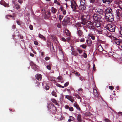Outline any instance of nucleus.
I'll return each mask as SVG.
<instances>
[{"label":"nucleus","instance_id":"nucleus-1","mask_svg":"<svg viewBox=\"0 0 122 122\" xmlns=\"http://www.w3.org/2000/svg\"><path fill=\"white\" fill-rule=\"evenodd\" d=\"M70 2L71 6L72 9L73 11L75 12H78V10H77V9H78V6L76 2L73 0H71Z\"/></svg>","mask_w":122,"mask_h":122},{"label":"nucleus","instance_id":"nucleus-2","mask_svg":"<svg viewBox=\"0 0 122 122\" xmlns=\"http://www.w3.org/2000/svg\"><path fill=\"white\" fill-rule=\"evenodd\" d=\"M86 24L87 27L90 30L94 31L96 29L95 27L94 26L93 23L90 21H87Z\"/></svg>","mask_w":122,"mask_h":122},{"label":"nucleus","instance_id":"nucleus-3","mask_svg":"<svg viewBox=\"0 0 122 122\" xmlns=\"http://www.w3.org/2000/svg\"><path fill=\"white\" fill-rule=\"evenodd\" d=\"M48 109L53 113H56L57 109L54 104L51 103L48 105L47 106Z\"/></svg>","mask_w":122,"mask_h":122},{"label":"nucleus","instance_id":"nucleus-4","mask_svg":"<svg viewBox=\"0 0 122 122\" xmlns=\"http://www.w3.org/2000/svg\"><path fill=\"white\" fill-rule=\"evenodd\" d=\"M116 28V26L112 24L109 25L108 26H107L106 29L110 32H114L115 31Z\"/></svg>","mask_w":122,"mask_h":122},{"label":"nucleus","instance_id":"nucleus-5","mask_svg":"<svg viewBox=\"0 0 122 122\" xmlns=\"http://www.w3.org/2000/svg\"><path fill=\"white\" fill-rule=\"evenodd\" d=\"M113 14L110 15H108L105 16L108 22H111L114 20V16L113 15Z\"/></svg>","mask_w":122,"mask_h":122},{"label":"nucleus","instance_id":"nucleus-6","mask_svg":"<svg viewBox=\"0 0 122 122\" xmlns=\"http://www.w3.org/2000/svg\"><path fill=\"white\" fill-rule=\"evenodd\" d=\"M119 36H117L116 37H114L115 39V42L118 45L120 46L121 48H122V40L118 39Z\"/></svg>","mask_w":122,"mask_h":122},{"label":"nucleus","instance_id":"nucleus-7","mask_svg":"<svg viewBox=\"0 0 122 122\" xmlns=\"http://www.w3.org/2000/svg\"><path fill=\"white\" fill-rule=\"evenodd\" d=\"M70 18L67 17H66L64 18L63 22L62 24L64 26H66L70 21Z\"/></svg>","mask_w":122,"mask_h":122},{"label":"nucleus","instance_id":"nucleus-8","mask_svg":"<svg viewBox=\"0 0 122 122\" xmlns=\"http://www.w3.org/2000/svg\"><path fill=\"white\" fill-rule=\"evenodd\" d=\"M105 16H106L107 15V14L110 15L113 14V12L111 8H108L105 10Z\"/></svg>","mask_w":122,"mask_h":122},{"label":"nucleus","instance_id":"nucleus-9","mask_svg":"<svg viewBox=\"0 0 122 122\" xmlns=\"http://www.w3.org/2000/svg\"><path fill=\"white\" fill-rule=\"evenodd\" d=\"M95 12L97 14L99 15H102L104 14L103 11L101 9L98 8L97 7L95 9Z\"/></svg>","mask_w":122,"mask_h":122},{"label":"nucleus","instance_id":"nucleus-10","mask_svg":"<svg viewBox=\"0 0 122 122\" xmlns=\"http://www.w3.org/2000/svg\"><path fill=\"white\" fill-rule=\"evenodd\" d=\"M81 19L82 20V22H83V24L84 25H85L86 24V16L83 15H81Z\"/></svg>","mask_w":122,"mask_h":122},{"label":"nucleus","instance_id":"nucleus-11","mask_svg":"<svg viewBox=\"0 0 122 122\" xmlns=\"http://www.w3.org/2000/svg\"><path fill=\"white\" fill-rule=\"evenodd\" d=\"M100 16V15H97L96 14H94L93 16V18L95 20V21H101L100 20L102 18H101Z\"/></svg>","mask_w":122,"mask_h":122},{"label":"nucleus","instance_id":"nucleus-12","mask_svg":"<svg viewBox=\"0 0 122 122\" xmlns=\"http://www.w3.org/2000/svg\"><path fill=\"white\" fill-rule=\"evenodd\" d=\"M79 28H77V33L78 34V36L80 37H82L84 35H83V32L82 30L80 29H79Z\"/></svg>","mask_w":122,"mask_h":122},{"label":"nucleus","instance_id":"nucleus-13","mask_svg":"<svg viewBox=\"0 0 122 122\" xmlns=\"http://www.w3.org/2000/svg\"><path fill=\"white\" fill-rule=\"evenodd\" d=\"M100 21H95L93 23L94 26L97 28L100 27L101 25Z\"/></svg>","mask_w":122,"mask_h":122},{"label":"nucleus","instance_id":"nucleus-14","mask_svg":"<svg viewBox=\"0 0 122 122\" xmlns=\"http://www.w3.org/2000/svg\"><path fill=\"white\" fill-rule=\"evenodd\" d=\"M71 49L72 51L71 54L72 55L75 56H77L78 55L77 51L74 50V49L73 48L72 46L71 47Z\"/></svg>","mask_w":122,"mask_h":122},{"label":"nucleus","instance_id":"nucleus-15","mask_svg":"<svg viewBox=\"0 0 122 122\" xmlns=\"http://www.w3.org/2000/svg\"><path fill=\"white\" fill-rule=\"evenodd\" d=\"M0 4L3 5L5 7H8L9 6V4L6 3L3 0H1L0 2Z\"/></svg>","mask_w":122,"mask_h":122},{"label":"nucleus","instance_id":"nucleus-16","mask_svg":"<svg viewBox=\"0 0 122 122\" xmlns=\"http://www.w3.org/2000/svg\"><path fill=\"white\" fill-rule=\"evenodd\" d=\"M86 5H81L80 4V5L79 6V7L78 8L79 9L83 11L85 10L86 9Z\"/></svg>","mask_w":122,"mask_h":122},{"label":"nucleus","instance_id":"nucleus-17","mask_svg":"<svg viewBox=\"0 0 122 122\" xmlns=\"http://www.w3.org/2000/svg\"><path fill=\"white\" fill-rule=\"evenodd\" d=\"M65 107L66 109H69L70 111L72 112L74 110V108L72 107H69L68 105H66L65 106Z\"/></svg>","mask_w":122,"mask_h":122},{"label":"nucleus","instance_id":"nucleus-18","mask_svg":"<svg viewBox=\"0 0 122 122\" xmlns=\"http://www.w3.org/2000/svg\"><path fill=\"white\" fill-rule=\"evenodd\" d=\"M35 77L39 81L41 80L42 78V76L40 74H37L36 75Z\"/></svg>","mask_w":122,"mask_h":122},{"label":"nucleus","instance_id":"nucleus-19","mask_svg":"<svg viewBox=\"0 0 122 122\" xmlns=\"http://www.w3.org/2000/svg\"><path fill=\"white\" fill-rule=\"evenodd\" d=\"M77 122H82L81 116L80 114H78L77 117Z\"/></svg>","mask_w":122,"mask_h":122},{"label":"nucleus","instance_id":"nucleus-20","mask_svg":"<svg viewBox=\"0 0 122 122\" xmlns=\"http://www.w3.org/2000/svg\"><path fill=\"white\" fill-rule=\"evenodd\" d=\"M93 92L94 93V95L95 97H97L99 96V94L97 90L95 89H93Z\"/></svg>","mask_w":122,"mask_h":122},{"label":"nucleus","instance_id":"nucleus-21","mask_svg":"<svg viewBox=\"0 0 122 122\" xmlns=\"http://www.w3.org/2000/svg\"><path fill=\"white\" fill-rule=\"evenodd\" d=\"M82 25L83 24V22L82 21L81 22H78L77 23L76 25V27H81L83 26Z\"/></svg>","mask_w":122,"mask_h":122},{"label":"nucleus","instance_id":"nucleus-22","mask_svg":"<svg viewBox=\"0 0 122 122\" xmlns=\"http://www.w3.org/2000/svg\"><path fill=\"white\" fill-rule=\"evenodd\" d=\"M59 10L62 11L63 14L64 15H65L66 14V10L62 7H60Z\"/></svg>","mask_w":122,"mask_h":122},{"label":"nucleus","instance_id":"nucleus-23","mask_svg":"<svg viewBox=\"0 0 122 122\" xmlns=\"http://www.w3.org/2000/svg\"><path fill=\"white\" fill-rule=\"evenodd\" d=\"M73 106L75 107L77 109L79 110L80 111V110L81 109L79 107V105H78L77 103L76 102L74 104Z\"/></svg>","mask_w":122,"mask_h":122},{"label":"nucleus","instance_id":"nucleus-24","mask_svg":"<svg viewBox=\"0 0 122 122\" xmlns=\"http://www.w3.org/2000/svg\"><path fill=\"white\" fill-rule=\"evenodd\" d=\"M107 29H104L103 31V34L107 36H108L109 35V32L107 30Z\"/></svg>","mask_w":122,"mask_h":122},{"label":"nucleus","instance_id":"nucleus-25","mask_svg":"<svg viewBox=\"0 0 122 122\" xmlns=\"http://www.w3.org/2000/svg\"><path fill=\"white\" fill-rule=\"evenodd\" d=\"M73 97L70 95H65V98L66 99H67L69 100L72 99L73 98Z\"/></svg>","mask_w":122,"mask_h":122},{"label":"nucleus","instance_id":"nucleus-26","mask_svg":"<svg viewBox=\"0 0 122 122\" xmlns=\"http://www.w3.org/2000/svg\"><path fill=\"white\" fill-rule=\"evenodd\" d=\"M104 3H107L108 4L111 3L112 1V0H102Z\"/></svg>","mask_w":122,"mask_h":122},{"label":"nucleus","instance_id":"nucleus-27","mask_svg":"<svg viewBox=\"0 0 122 122\" xmlns=\"http://www.w3.org/2000/svg\"><path fill=\"white\" fill-rule=\"evenodd\" d=\"M64 118V117L62 116L60 114L58 115V119L60 120H62Z\"/></svg>","mask_w":122,"mask_h":122},{"label":"nucleus","instance_id":"nucleus-28","mask_svg":"<svg viewBox=\"0 0 122 122\" xmlns=\"http://www.w3.org/2000/svg\"><path fill=\"white\" fill-rule=\"evenodd\" d=\"M65 33L66 34L69 36H70L71 35V33L68 30L66 29L65 30Z\"/></svg>","mask_w":122,"mask_h":122},{"label":"nucleus","instance_id":"nucleus-29","mask_svg":"<svg viewBox=\"0 0 122 122\" xmlns=\"http://www.w3.org/2000/svg\"><path fill=\"white\" fill-rule=\"evenodd\" d=\"M39 36L40 38L44 40H45V38L43 35L41 34L40 33L39 34Z\"/></svg>","mask_w":122,"mask_h":122},{"label":"nucleus","instance_id":"nucleus-30","mask_svg":"<svg viewBox=\"0 0 122 122\" xmlns=\"http://www.w3.org/2000/svg\"><path fill=\"white\" fill-rule=\"evenodd\" d=\"M69 119L68 120V121L70 122L71 121H73L75 119L72 116L69 117Z\"/></svg>","mask_w":122,"mask_h":122},{"label":"nucleus","instance_id":"nucleus-31","mask_svg":"<svg viewBox=\"0 0 122 122\" xmlns=\"http://www.w3.org/2000/svg\"><path fill=\"white\" fill-rule=\"evenodd\" d=\"M88 36L91 37V38L93 40H94L95 39V37L93 34H88Z\"/></svg>","mask_w":122,"mask_h":122},{"label":"nucleus","instance_id":"nucleus-32","mask_svg":"<svg viewBox=\"0 0 122 122\" xmlns=\"http://www.w3.org/2000/svg\"><path fill=\"white\" fill-rule=\"evenodd\" d=\"M98 49L100 52L102 51L103 50V48L101 46H99L98 47Z\"/></svg>","mask_w":122,"mask_h":122},{"label":"nucleus","instance_id":"nucleus-33","mask_svg":"<svg viewBox=\"0 0 122 122\" xmlns=\"http://www.w3.org/2000/svg\"><path fill=\"white\" fill-rule=\"evenodd\" d=\"M57 11V10L54 7H52L51 9V11L53 14L55 13Z\"/></svg>","mask_w":122,"mask_h":122},{"label":"nucleus","instance_id":"nucleus-34","mask_svg":"<svg viewBox=\"0 0 122 122\" xmlns=\"http://www.w3.org/2000/svg\"><path fill=\"white\" fill-rule=\"evenodd\" d=\"M80 1L81 5H86L85 0H80Z\"/></svg>","mask_w":122,"mask_h":122},{"label":"nucleus","instance_id":"nucleus-35","mask_svg":"<svg viewBox=\"0 0 122 122\" xmlns=\"http://www.w3.org/2000/svg\"><path fill=\"white\" fill-rule=\"evenodd\" d=\"M51 101L55 104L56 105L58 104L57 102L55 99L53 98L51 99Z\"/></svg>","mask_w":122,"mask_h":122},{"label":"nucleus","instance_id":"nucleus-36","mask_svg":"<svg viewBox=\"0 0 122 122\" xmlns=\"http://www.w3.org/2000/svg\"><path fill=\"white\" fill-rule=\"evenodd\" d=\"M48 79L49 80L51 81H55V78L53 77H49L48 78Z\"/></svg>","mask_w":122,"mask_h":122},{"label":"nucleus","instance_id":"nucleus-37","mask_svg":"<svg viewBox=\"0 0 122 122\" xmlns=\"http://www.w3.org/2000/svg\"><path fill=\"white\" fill-rule=\"evenodd\" d=\"M119 5L120 8L122 9V1H119Z\"/></svg>","mask_w":122,"mask_h":122},{"label":"nucleus","instance_id":"nucleus-38","mask_svg":"<svg viewBox=\"0 0 122 122\" xmlns=\"http://www.w3.org/2000/svg\"><path fill=\"white\" fill-rule=\"evenodd\" d=\"M51 94L52 95L56 97H57L56 93L54 91V90L52 92Z\"/></svg>","mask_w":122,"mask_h":122},{"label":"nucleus","instance_id":"nucleus-39","mask_svg":"<svg viewBox=\"0 0 122 122\" xmlns=\"http://www.w3.org/2000/svg\"><path fill=\"white\" fill-rule=\"evenodd\" d=\"M77 51L80 54H81L83 52V51L80 48H77L76 49Z\"/></svg>","mask_w":122,"mask_h":122},{"label":"nucleus","instance_id":"nucleus-40","mask_svg":"<svg viewBox=\"0 0 122 122\" xmlns=\"http://www.w3.org/2000/svg\"><path fill=\"white\" fill-rule=\"evenodd\" d=\"M6 18L8 19H9V18H8V17H12V19H14V20H15V17H12V15H6Z\"/></svg>","mask_w":122,"mask_h":122},{"label":"nucleus","instance_id":"nucleus-41","mask_svg":"<svg viewBox=\"0 0 122 122\" xmlns=\"http://www.w3.org/2000/svg\"><path fill=\"white\" fill-rule=\"evenodd\" d=\"M15 5L16 6V8L17 9H19L20 8V6L18 4H15Z\"/></svg>","mask_w":122,"mask_h":122},{"label":"nucleus","instance_id":"nucleus-42","mask_svg":"<svg viewBox=\"0 0 122 122\" xmlns=\"http://www.w3.org/2000/svg\"><path fill=\"white\" fill-rule=\"evenodd\" d=\"M121 11L119 9H117L116 10V12L117 15V16H118L120 14V12Z\"/></svg>","mask_w":122,"mask_h":122},{"label":"nucleus","instance_id":"nucleus-43","mask_svg":"<svg viewBox=\"0 0 122 122\" xmlns=\"http://www.w3.org/2000/svg\"><path fill=\"white\" fill-rule=\"evenodd\" d=\"M80 46L82 47L83 49H86L87 47V46L84 44L81 45Z\"/></svg>","mask_w":122,"mask_h":122},{"label":"nucleus","instance_id":"nucleus-44","mask_svg":"<svg viewBox=\"0 0 122 122\" xmlns=\"http://www.w3.org/2000/svg\"><path fill=\"white\" fill-rule=\"evenodd\" d=\"M46 67L48 69L50 70L51 69V66L50 65H49L47 66Z\"/></svg>","mask_w":122,"mask_h":122},{"label":"nucleus","instance_id":"nucleus-45","mask_svg":"<svg viewBox=\"0 0 122 122\" xmlns=\"http://www.w3.org/2000/svg\"><path fill=\"white\" fill-rule=\"evenodd\" d=\"M30 65L32 66H35V64L32 61H31L30 62Z\"/></svg>","mask_w":122,"mask_h":122},{"label":"nucleus","instance_id":"nucleus-46","mask_svg":"<svg viewBox=\"0 0 122 122\" xmlns=\"http://www.w3.org/2000/svg\"><path fill=\"white\" fill-rule=\"evenodd\" d=\"M35 66H32V67H33V68L35 70H36L37 69V66L35 64Z\"/></svg>","mask_w":122,"mask_h":122},{"label":"nucleus","instance_id":"nucleus-47","mask_svg":"<svg viewBox=\"0 0 122 122\" xmlns=\"http://www.w3.org/2000/svg\"><path fill=\"white\" fill-rule=\"evenodd\" d=\"M45 88L46 90H48L49 89V87L46 84V86H45Z\"/></svg>","mask_w":122,"mask_h":122},{"label":"nucleus","instance_id":"nucleus-48","mask_svg":"<svg viewBox=\"0 0 122 122\" xmlns=\"http://www.w3.org/2000/svg\"><path fill=\"white\" fill-rule=\"evenodd\" d=\"M56 85L57 86L59 87H60L62 88H64V86H62L61 85L58 84H57Z\"/></svg>","mask_w":122,"mask_h":122},{"label":"nucleus","instance_id":"nucleus-49","mask_svg":"<svg viewBox=\"0 0 122 122\" xmlns=\"http://www.w3.org/2000/svg\"><path fill=\"white\" fill-rule=\"evenodd\" d=\"M63 16L61 15H59V20L60 21H61L62 19L63 18Z\"/></svg>","mask_w":122,"mask_h":122},{"label":"nucleus","instance_id":"nucleus-50","mask_svg":"<svg viewBox=\"0 0 122 122\" xmlns=\"http://www.w3.org/2000/svg\"><path fill=\"white\" fill-rule=\"evenodd\" d=\"M92 44V41L91 40H89L88 41V45L89 46H91Z\"/></svg>","mask_w":122,"mask_h":122},{"label":"nucleus","instance_id":"nucleus-51","mask_svg":"<svg viewBox=\"0 0 122 122\" xmlns=\"http://www.w3.org/2000/svg\"><path fill=\"white\" fill-rule=\"evenodd\" d=\"M36 84L37 85L36 86V87H39V85H40V83L38 82H37L36 83Z\"/></svg>","mask_w":122,"mask_h":122},{"label":"nucleus","instance_id":"nucleus-52","mask_svg":"<svg viewBox=\"0 0 122 122\" xmlns=\"http://www.w3.org/2000/svg\"><path fill=\"white\" fill-rule=\"evenodd\" d=\"M97 31L98 32V33L99 34H102L103 32V31L102 30H97Z\"/></svg>","mask_w":122,"mask_h":122},{"label":"nucleus","instance_id":"nucleus-53","mask_svg":"<svg viewBox=\"0 0 122 122\" xmlns=\"http://www.w3.org/2000/svg\"><path fill=\"white\" fill-rule=\"evenodd\" d=\"M69 82H67L64 84V86L65 87L69 85Z\"/></svg>","mask_w":122,"mask_h":122},{"label":"nucleus","instance_id":"nucleus-54","mask_svg":"<svg viewBox=\"0 0 122 122\" xmlns=\"http://www.w3.org/2000/svg\"><path fill=\"white\" fill-rule=\"evenodd\" d=\"M89 1L90 3H94L95 1V0H89Z\"/></svg>","mask_w":122,"mask_h":122},{"label":"nucleus","instance_id":"nucleus-55","mask_svg":"<svg viewBox=\"0 0 122 122\" xmlns=\"http://www.w3.org/2000/svg\"><path fill=\"white\" fill-rule=\"evenodd\" d=\"M109 88L111 90H113L114 89V87L112 86H109Z\"/></svg>","mask_w":122,"mask_h":122},{"label":"nucleus","instance_id":"nucleus-56","mask_svg":"<svg viewBox=\"0 0 122 122\" xmlns=\"http://www.w3.org/2000/svg\"><path fill=\"white\" fill-rule=\"evenodd\" d=\"M80 41L81 42H83L85 41V39L84 38H81L80 39Z\"/></svg>","mask_w":122,"mask_h":122},{"label":"nucleus","instance_id":"nucleus-57","mask_svg":"<svg viewBox=\"0 0 122 122\" xmlns=\"http://www.w3.org/2000/svg\"><path fill=\"white\" fill-rule=\"evenodd\" d=\"M79 78L80 79V80H81V81H82L84 79V78L83 77L81 76H79Z\"/></svg>","mask_w":122,"mask_h":122},{"label":"nucleus","instance_id":"nucleus-58","mask_svg":"<svg viewBox=\"0 0 122 122\" xmlns=\"http://www.w3.org/2000/svg\"><path fill=\"white\" fill-rule=\"evenodd\" d=\"M84 57L85 58H86L87 57V55L86 54V53H84L83 54Z\"/></svg>","mask_w":122,"mask_h":122},{"label":"nucleus","instance_id":"nucleus-59","mask_svg":"<svg viewBox=\"0 0 122 122\" xmlns=\"http://www.w3.org/2000/svg\"><path fill=\"white\" fill-rule=\"evenodd\" d=\"M57 27L59 28H61V24L60 23H58V24Z\"/></svg>","mask_w":122,"mask_h":122},{"label":"nucleus","instance_id":"nucleus-60","mask_svg":"<svg viewBox=\"0 0 122 122\" xmlns=\"http://www.w3.org/2000/svg\"><path fill=\"white\" fill-rule=\"evenodd\" d=\"M119 32L120 34L122 36V27L120 28Z\"/></svg>","mask_w":122,"mask_h":122},{"label":"nucleus","instance_id":"nucleus-61","mask_svg":"<svg viewBox=\"0 0 122 122\" xmlns=\"http://www.w3.org/2000/svg\"><path fill=\"white\" fill-rule=\"evenodd\" d=\"M16 22L18 24V25H21V23L19 21H16Z\"/></svg>","mask_w":122,"mask_h":122},{"label":"nucleus","instance_id":"nucleus-62","mask_svg":"<svg viewBox=\"0 0 122 122\" xmlns=\"http://www.w3.org/2000/svg\"><path fill=\"white\" fill-rule=\"evenodd\" d=\"M29 28L31 30H32L33 29V26L31 25H30Z\"/></svg>","mask_w":122,"mask_h":122},{"label":"nucleus","instance_id":"nucleus-63","mask_svg":"<svg viewBox=\"0 0 122 122\" xmlns=\"http://www.w3.org/2000/svg\"><path fill=\"white\" fill-rule=\"evenodd\" d=\"M34 43L35 45H37L38 44V42L36 41H34Z\"/></svg>","mask_w":122,"mask_h":122},{"label":"nucleus","instance_id":"nucleus-64","mask_svg":"<svg viewBox=\"0 0 122 122\" xmlns=\"http://www.w3.org/2000/svg\"><path fill=\"white\" fill-rule=\"evenodd\" d=\"M45 59L47 61L50 59V57H46L45 58Z\"/></svg>","mask_w":122,"mask_h":122}]
</instances>
